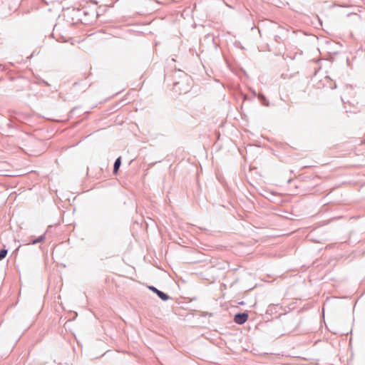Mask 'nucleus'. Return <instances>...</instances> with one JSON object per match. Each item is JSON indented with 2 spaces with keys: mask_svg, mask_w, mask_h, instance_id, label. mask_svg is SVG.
Returning <instances> with one entry per match:
<instances>
[{
  "mask_svg": "<svg viewBox=\"0 0 365 365\" xmlns=\"http://www.w3.org/2000/svg\"><path fill=\"white\" fill-rule=\"evenodd\" d=\"M69 313H70V322H71L76 317L77 313L75 312H72L71 310L69 311Z\"/></svg>",
  "mask_w": 365,
  "mask_h": 365,
  "instance_id": "nucleus-11",
  "label": "nucleus"
},
{
  "mask_svg": "<svg viewBox=\"0 0 365 365\" xmlns=\"http://www.w3.org/2000/svg\"><path fill=\"white\" fill-rule=\"evenodd\" d=\"M69 41H70V43L73 44V41L72 38H69Z\"/></svg>",
  "mask_w": 365,
  "mask_h": 365,
  "instance_id": "nucleus-13",
  "label": "nucleus"
},
{
  "mask_svg": "<svg viewBox=\"0 0 365 365\" xmlns=\"http://www.w3.org/2000/svg\"><path fill=\"white\" fill-rule=\"evenodd\" d=\"M44 239H45V235H42L39 236L38 238H36V239L34 240L31 242V244H32V245H36V244H37V243H39V242H43V241L44 240Z\"/></svg>",
  "mask_w": 365,
  "mask_h": 365,
  "instance_id": "nucleus-8",
  "label": "nucleus"
},
{
  "mask_svg": "<svg viewBox=\"0 0 365 365\" xmlns=\"http://www.w3.org/2000/svg\"><path fill=\"white\" fill-rule=\"evenodd\" d=\"M75 3L74 5L70 6L72 8L71 24H77L81 22L83 24H88L91 23L90 16H93L91 11L86 6L87 2L85 0H73Z\"/></svg>",
  "mask_w": 365,
  "mask_h": 365,
  "instance_id": "nucleus-1",
  "label": "nucleus"
},
{
  "mask_svg": "<svg viewBox=\"0 0 365 365\" xmlns=\"http://www.w3.org/2000/svg\"><path fill=\"white\" fill-rule=\"evenodd\" d=\"M252 93L254 94V96H257V94L255 91L252 90Z\"/></svg>",
  "mask_w": 365,
  "mask_h": 365,
  "instance_id": "nucleus-12",
  "label": "nucleus"
},
{
  "mask_svg": "<svg viewBox=\"0 0 365 365\" xmlns=\"http://www.w3.org/2000/svg\"><path fill=\"white\" fill-rule=\"evenodd\" d=\"M248 317L247 312H239L235 314L233 320L236 324L242 325L247 321Z\"/></svg>",
  "mask_w": 365,
  "mask_h": 365,
  "instance_id": "nucleus-4",
  "label": "nucleus"
},
{
  "mask_svg": "<svg viewBox=\"0 0 365 365\" xmlns=\"http://www.w3.org/2000/svg\"><path fill=\"white\" fill-rule=\"evenodd\" d=\"M173 78V90L175 93L181 94L182 93H187L189 91L191 78L183 71L180 69L175 70Z\"/></svg>",
  "mask_w": 365,
  "mask_h": 365,
  "instance_id": "nucleus-2",
  "label": "nucleus"
},
{
  "mask_svg": "<svg viewBox=\"0 0 365 365\" xmlns=\"http://www.w3.org/2000/svg\"><path fill=\"white\" fill-rule=\"evenodd\" d=\"M347 16L353 17L354 21H359L360 19V16L356 13H354V12L349 13L347 14Z\"/></svg>",
  "mask_w": 365,
  "mask_h": 365,
  "instance_id": "nucleus-10",
  "label": "nucleus"
},
{
  "mask_svg": "<svg viewBox=\"0 0 365 365\" xmlns=\"http://www.w3.org/2000/svg\"><path fill=\"white\" fill-rule=\"evenodd\" d=\"M4 68V66L0 64V70L3 69Z\"/></svg>",
  "mask_w": 365,
  "mask_h": 365,
  "instance_id": "nucleus-14",
  "label": "nucleus"
},
{
  "mask_svg": "<svg viewBox=\"0 0 365 365\" xmlns=\"http://www.w3.org/2000/svg\"><path fill=\"white\" fill-rule=\"evenodd\" d=\"M57 28L58 26L56 25L54 27V31H56V33H53L52 36L56 39L57 41L59 42H68V34L66 31H64L62 33H57Z\"/></svg>",
  "mask_w": 365,
  "mask_h": 365,
  "instance_id": "nucleus-3",
  "label": "nucleus"
},
{
  "mask_svg": "<svg viewBox=\"0 0 365 365\" xmlns=\"http://www.w3.org/2000/svg\"><path fill=\"white\" fill-rule=\"evenodd\" d=\"M121 165V157H118V158H116L115 163H114V165H113V173L114 174H116L120 168Z\"/></svg>",
  "mask_w": 365,
  "mask_h": 365,
  "instance_id": "nucleus-6",
  "label": "nucleus"
},
{
  "mask_svg": "<svg viewBox=\"0 0 365 365\" xmlns=\"http://www.w3.org/2000/svg\"><path fill=\"white\" fill-rule=\"evenodd\" d=\"M7 253H8L7 250H6V249L0 250V261L6 257Z\"/></svg>",
  "mask_w": 365,
  "mask_h": 365,
  "instance_id": "nucleus-9",
  "label": "nucleus"
},
{
  "mask_svg": "<svg viewBox=\"0 0 365 365\" xmlns=\"http://www.w3.org/2000/svg\"><path fill=\"white\" fill-rule=\"evenodd\" d=\"M257 97L263 106H269V101L263 94L259 93L257 95Z\"/></svg>",
  "mask_w": 365,
  "mask_h": 365,
  "instance_id": "nucleus-7",
  "label": "nucleus"
},
{
  "mask_svg": "<svg viewBox=\"0 0 365 365\" xmlns=\"http://www.w3.org/2000/svg\"><path fill=\"white\" fill-rule=\"evenodd\" d=\"M148 287L153 292L155 293L158 295V297L163 301L165 302L170 299V297L166 293L159 290L155 287L148 286Z\"/></svg>",
  "mask_w": 365,
  "mask_h": 365,
  "instance_id": "nucleus-5",
  "label": "nucleus"
}]
</instances>
